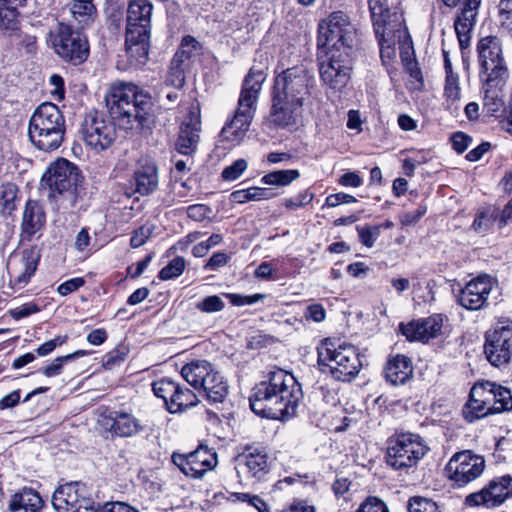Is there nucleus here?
I'll list each match as a JSON object with an SVG mask.
<instances>
[{"instance_id":"16","label":"nucleus","mask_w":512,"mask_h":512,"mask_svg":"<svg viewBox=\"0 0 512 512\" xmlns=\"http://www.w3.org/2000/svg\"><path fill=\"white\" fill-rule=\"evenodd\" d=\"M313 77L302 66H295L284 70L276 76L273 93L277 97L286 98L304 104L310 95Z\"/></svg>"},{"instance_id":"27","label":"nucleus","mask_w":512,"mask_h":512,"mask_svg":"<svg viewBox=\"0 0 512 512\" xmlns=\"http://www.w3.org/2000/svg\"><path fill=\"white\" fill-rule=\"evenodd\" d=\"M45 225L46 213L43 204L37 200H28L22 214V240L31 241L34 237L39 238Z\"/></svg>"},{"instance_id":"17","label":"nucleus","mask_w":512,"mask_h":512,"mask_svg":"<svg viewBox=\"0 0 512 512\" xmlns=\"http://www.w3.org/2000/svg\"><path fill=\"white\" fill-rule=\"evenodd\" d=\"M319 41L325 48H353L356 28L344 12H333L319 24Z\"/></svg>"},{"instance_id":"64","label":"nucleus","mask_w":512,"mask_h":512,"mask_svg":"<svg viewBox=\"0 0 512 512\" xmlns=\"http://www.w3.org/2000/svg\"><path fill=\"white\" fill-rule=\"evenodd\" d=\"M152 230L150 227L142 226L139 229H137L131 239L130 244L133 248H138L142 245H144L147 241V239L151 236Z\"/></svg>"},{"instance_id":"13","label":"nucleus","mask_w":512,"mask_h":512,"mask_svg":"<svg viewBox=\"0 0 512 512\" xmlns=\"http://www.w3.org/2000/svg\"><path fill=\"white\" fill-rule=\"evenodd\" d=\"M353 48H326L319 62L321 80L331 89L341 91L350 81Z\"/></svg>"},{"instance_id":"52","label":"nucleus","mask_w":512,"mask_h":512,"mask_svg":"<svg viewBox=\"0 0 512 512\" xmlns=\"http://www.w3.org/2000/svg\"><path fill=\"white\" fill-rule=\"evenodd\" d=\"M314 198V194L309 192V190H305L300 192L294 197L284 199V206L291 210H296L300 207H303L309 204Z\"/></svg>"},{"instance_id":"39","label":"nucleus","mask_w":512,"mask_h":512,"mask_svg":"<svg viewBox=\"0 0 512 512\" xmlns=\"http://www.w3.org/2000/svg\"><path fill=\"white\" fill-rule=\"evenodd\" d=\"M274 196L271 189L261 187H250L233 191L230 194V200L233 203L243 204L249 201L267 200Z\"/></svg>"},{"instance_id":"47","label":"nucleus","mask_w":512,"mask_h":512,"mask_svg":"<svg viewBox=\"0 0 512 512\" xmlns=\"http://www.w3.org/2000/svg\"><path fill=\"white\" fill-rule=\"evenodd\" d=\"M357 232L359 236L360 242L368 247L371 248L374 246L376 240L380 236L381 233V226H357Z\"/></svg>"},{"instance_id":"6","label":"nucleus","mask_w":512,"mask_h":512,"mask_svg":"<svg viewBox=\"0 0 512 512\" xmlns=\"http://www.w3.org/2000/svg\"><path fill=\"white\" fill-rule=\"evenodd\" d=\"M82 181L81 171L74 163L58 158L43 174L41 185L49 189V198L64 208H72L78 200Z\"/></svg>"},{"instance_id":"29","label":"nucleus","mask_w":512,"mask_h":512,"mask_svg":"<svg viewBox=\"0 0 512 512\" xmlns=\"http://www.w3.org/2000/svg\"><path fill=\"white\" fill-rule=\"evenodd\" d=\"M197 42L193 37H184L179 49L174 54L168 80L174 86H182L184 84L185 75L184 70L187 66V62L195 55Z\"/></svg>"},{"instance_id":"24","label":"nucleus","mask_w":512,"mask_h":512,"mask_svg":"<svg viewBox=\"0 0 512 512\" xmlns=\"http://www.w3.org/2000/svg\"><path fill=\"white\" fill-rule=\"evenodd\" d=\"M237 460L242 472L255 481L264 480L272 464L266 447L254 444L246 445Z\"/></svg>"},{"instance_id":"28","label":"nucleus","mask_w":512,"mask_h":512,"mask_svg":"<svg viewBox=\"0 0 512 512\" xmlns=\"http://www.w3.org/2000/svg\"><path fill=\"white\" fill-rule=\"evenodd\" d=\"M201 130V121L199 116L190 112L188 117L182 122L178 138L175 143L176 150L183 155H192L197 148Z\"/></svg>"},{"instance_id":"62","label":"nucleus","mask_w":512,"mask_h":512,"mask_svg":"<svg viewBox=\"0 0 512 512\" xmlns=\"http://www.w3.org/2000/svg\"><path fill=\"white\" fill-rule=\"evenodd\" d=\"M85 284V280L82 277L71 278L62 284H60L57 288V291L60 295L66 296Z\"/></svg>"},{"instance_id":"61","label":"nucleus","mask_w":512,"mask_h":512,"mask_svg":"<svg viewBox=\"0 0 512 512\" xmlns=\"http://www.w3.org/2000/svg\"><path fill=\"white\" fill-rule=\"evenodd\" d=\"M356 198L350 194L339 192L336 194H330L326 197L324 206L336 207L340 204H350L356 202Z\"/></svg>"},{"instance_id":"22","label":"nucleus","mask_w":512,"mask_h":512,"mask_svg":"<svg viewBox=\"0 0 512 512\" xmlns=\"http://www.w3.org/2000/svg\"><path fill=\"white\" fill-rule=\"evenodd\" d=\"M495 285L492 277L480 275L459 290L456 294L457 303L467 310H480L487 305L488 296Z\"/></svg>"},{"instance_id":"10","label":"nucleus","mask_w":512,"mask_h":512,"mask_svg":"<svg viewBox=\"0 0 512 512\" xmlns=\"http://www.w3.org/2000/svg\"><path fill=\"white\" fill-rule=\"evenodd\" d=\"M182 377L195 389H202L212 403H222L228 395L225 378L206 360L192 361L181 369Z\"/></svg>"},{"instance_id":"44","label":"nucleus","mask_w":512,"mask_h":512,"mask_svg":"<svg viewBox=\"0 0 512 512\" xmlns=\"http://www.w3.org/2000/svg\"><path fill=\"white\" fill-rule=\"evenodd\" d=\"M445 96L447 98V108L453 113L458 110V106L453 105L460 99V87L458 75H446Z\"/></svg>"},{"instance_id":"9","label":"nucleus","mask_w":512,"mask_h":512,"mask_svg":"<svg viewBox=\"0 0 512 512\" xmlns=\"http://www.w3.org/2000/svg\"><path fill=\"white\" fill-rule=\"evenodd\" d=\"M317 350L321 372L331 375L335 380L349 382L358 375L362 367L360 353L351 344L336 347L326 339Z\"/></svg>"},{"instance_id":"30","label":"nucleus","mask_w":512,"mask_h":512,"mask_svg":"<svg viewBox=\"0 0 512 512\" xmlns=\"http://www.w3.org/2000/svg\"><path fill=\"white\" fill-rule=\"evenodd\" d=\"M104 426L118 437H132L143 430L140 421L125 411H110L104 417Z\"/></svg>"},{"instance_id":"53","label":"nucleus","mask_w":512,"mask_h":512,"mask_svg":"<svg viewBox=\"0 0 512 512\" xmlns=\"http://www.w3.org/2000/svg\"><path fill=\"white\" fill-rule=\"evenodd\" d=\"M247 169V162L244 159L234 161L222 171V178L227 181L238 179Z\"/></svg>"},{"instance_id":"2","label":"nucleus","mask_w":512,"mask_h":512,"mask_svg":"<svg viewBox=\"0 0 512 512\" xmlns=\"http://www.w3.org/2000/svg\"><path fill=\"white\" fill-rule=\"evenodd\" d=\"M111 119L125 130H150L154 124L152 96L132 82H113L105 94Z\"/></svg>"},{"instance_id":"36","label":"nucleus","mask_w":512,"mask_h":512,"mask_svg":"<svg viewBox=\"0 0 512 512\" xmlns=\"http://www.w3.org/2000/svg\"><path fill=\"white\" fill-rule=\"evenodd\" d=\"M14 0H0V35L9 37L20 29L19 12Z\"/></svg>"},{"instance_id":"50","label":"nucleus","mask_w":512,"mask_h":512,"mask_svg":"<svg viewBox=\"0 0 512 512\" xmlns=\"http://www.w3.org/2000/svg\"><path fill=\"white\" fill-rule=\"evenodd\" d=\"M196 308L204 313H215L222 311L225 308V303L218 295H211L198 302Z\"/></svg>"},{"instance_id":"43","label":"nucleus","mask_w":512,"mask_h":512,"mask_svg":"<svg viewBox=\"0 0 512 512\" xmlns=\"http://www.w3.org/2000/svg\"><path fill=\"white\" fill-rule=\"evenodd\" d=\"M152 390L156 397L163 399L168 408L174 393L177 392V382L170 378H162L152 383Z\"/></svg>"},{"instance_id":"46","label":"nucleus","mask_w":512,"mask_h":512,"mask_svg":"<svg viewBox=\"0 0 512 512\" xmlns=\"http://www.w3.org/2000/svg\"><path fill=\"white\" fill-rule=\"evenodd\" d=\"M185 259L183 257H176L171 260L168 265L163 267L159 272V278L163 281L170 280L180 276L185 269Z\"/></svg>"},{"instance_id":"7","label":"nucleus","mask_w":512,"mask_h":512,"mask_svg":"<svg viewBox=\"0 0 512 512\" xmlns=\"http://www.w3.org/2000/svg\"><path fill=\"white\" fill-rule=\"evenodd\" d=\"M264 80L265 74L263 70L250 69L243 81L235 115L222 129V134L226 139L232 141L240 140L249 130Z\"/></svg>"},{"instance_id":"3","label":"nucleus","mask_w":512,"mask_h":512,"mask_svg":"<svg viewBox=\"0 0 512 512\" xmlns=\"http://www.w3.org/2000/svg\"><path fill=\"white\" fill-rule=\"evenodd\" d=\"M153 4L148 0H131L127 7L125 51L132 67L146 64L151 40Z\"/></svg>"},{"instance_id":"41","label":"nucleus","mask_w":512,"mask_h":512,"mask_svg":"<svg viewBox=\"0 0 512 512\" xmlns=\"http://www.w3.org/2000/svg\"><path fill=\"white\" fill-rule=\"evenodd\" d=\"M18 188L14 184L2 186L0 196V212L4 216H9L17 208Z\"/></svg>"},{"instance_id":"19","label":"nucleus","mask_w":512,"mask_h":512,"mask_svg":"<svg viewBox=\"0 0 512 512\" xmlns=\"http://www.w3.org/2000/svg\"><path fill=\"white\" fill-rule=\"evenodd\" d=\"M481 79L489 78V82L506 81L508 68L502 53L501 41L496 36L482 38L478 43Z\"/></svg>"},{"instance_id":"54","label":"nucleus","mask_w":512,"mask_h":512,"mask_svg":"<svg viewBox=\"0 0 512 512\" xmlns=\"http://www.w3.org/2000/svg\"><path fill=\"white\" fill-rule=\"evenodd\" d=\"M356 512H389L387 505L377 497L366 498Z\"/></svg>"},{"instance_id":"63","label":"nucleus","mask_w":512,"mask_h":512,"mask_svg":"<svg viewBox=\"0 0 512 512\" xmlns=\"http://www.w3.org/2000/svg\"><path fill=\"white\" fill-rule=\"evenodd\" d=\"M229 260V256L224 252L214 253L207 263L204 265L205 270L216 271L219 268L225 266Z\"/></svg>"},{"instance_id":"60","label":"nucleus","mask_w":512,"mask_h":512,"mask_svg":"<svg viewBox=\"0 0 512 512\" xmlns=\"http://www.w3.org/2000/svg\"><path fill=\"white\" fill-rule=\"evenodd\" d=\"M212 210L205 204H193L187 208V215L194 221H203L208 218Z\"/></svg>"},{"instance_id":"58","label":"nucleus","mask_w":512,"mask_h":512,"mask_svg":"<svg viewBox=\"0 0 512 512\" xmlns=\"http://www.w3.org/2000/svg\"><path fill=\"white\" fill-rule=\"evenodd\" d=\"M40 311V308L37 304L33 302L25 303L20 307H16L9 311L10 316L15 320H20L22 318L28 317L32 314H35Z\"/></svg>"},{"instance_id":"49","label":"nucleus","mask_w":512,"mask_h":512,"mask_svg":"<svg viewBox=\"0 0 512 512\" xmlns=\"http://www.w3.org/2000/svg\"><path fill=\"white\" fill-rule=\"evenodd\" d=\"M8 38L11 44L19 48H25L28 53L34 52L36 49V37L24 34L20 29L16 31L15 35H11Z\"/></svg>"},{"instance_id":"37","label":"nucleus","mask_w":512,"mask_h":512,"mask_svg":"<svg viewBox=\"0 0 512 512\" xmlns=\"http://www.w3.org/2000/svg\"><path fill=\"white\" fill-rule=\"evenodd\" d=\"M70 11L73 19L83 28L91 25L97 16L93 0H73Z\"/></svg>"},{"instance_id":"51","label":"nucleus","mask_w":512,"mask_h":512,"mask_svg":"<svg viewBox=\"0 0 512 512\" xmlns=\"http://www.w3.org/2000/svg\"><path fill=\"white\" fill-rule=\"evenodd\" d=\"M409 512H440L432 500L423 497H413L408 502Z\"/></svg>"},{"instance_id":"12","label":"nucleus","mask_w":512,"mask_h":512,"mask_svg":"<svg viewBox=\"0 0 512 512\" xmlns=\"http://www.w3.org/2000/svg\"><path fill=\"white\" fill-rule=\"evenodd\" d=\"M49 41L54 52L65 62L78 66L89 56L86 36L69 24L59 23L49 32Z\"/></svg>"},{"instance_id":"33","label":"nucleus","mask_w":512,"mask_h":512,"mask_svg":"<svg viewBox=\"0 0 512 512\" xmlns=\"http://www.w3.org/2000/svg\"><path fill=\"white\" fill-rule=\"evenodd\" d=\"M135 191L141 195L153 193L159 183L158 169L154 162L141 160L136 168L134 175Z\"/></svg>"},{"instance_id":"18","label":"nucleus","mask_w":512,"mask_h":512,"mask_svg":"<svg viewBox=\"0 0 512 512\" xmlns=\"http://www.w3.org/2000/svg\"><path fill=\"white\" fill-rule=\"evenodd\" d=\"M484 457L464 450L454 454L446 465L445 472L454 487H464L481 476L485 469Z\"/></svg>"},{"instance_id":"59","label":"nucleus","mask_w":512,"mask_h":512,"mask_svg":"<svg viewBox=\"0 0 512 512\" xmlns=\"http://www.w3.org/2000/svg\"><path fill=\"white\" fill-rule=\"evenodd\" d=\"M67 336H57L54 339L46 341L36 349L38 356L44 357L51 354L56 347L63 345L67 341Z\"/></svg>"},{"instance_id":"14","label":"nucleus","mask_w":512,"mask_h":512,"mask_svg":"<svg viewBox=\"0 0 512 512\" xmlns=\"http://www.w3.org/2000/svg\"><path fill=\"white\" fill-rule=\"evenodd\" d=\"M52 505L56 512H97L96 503L87 488L79 481L59 485L52 495Z\"/></svg>"},{"instance_id":"26","label":"nucleus","mask_w":512,"mask_h":512,"mask_svg":"<svg viewBox=\"0 0 512 512\" xmlns=\"http://www.w3.org/2000/svg\"><path fill=\"white\" fill-rule=\"evenodd\" d=\"M303 105L286 98L272 95L269 123L277 128H286L298 123Z\"/></svg>"},{"instance_id":"21","label":"nucleus","mask_w":512,"mask_h":512,"mask_svg":"<svg viewBox=\"0 0 512 512\" xmlns=\"http://www.w3.org/2000/svg\"><path fill=\"white\" fill-rule=\"evenodd\" d=\"M81 131L86 145L96 151L108 149L116 139L115 124L98 112L86 115Z\"/></svg>"},{"instance_id":"57","label":"nucleus","mask_w":512,"mask_h":512,"mask_svg":"<svg viewBox=\"0 0 512 512\" xmlns=\"http://www.w3.org/2000/svg\"><path fill=\"white\" fill-rule=\"evenodd\" d=\"M126 353L120 349H114L108 352L103 358L105 369L112 370L120 366L125 360Z\"/></svg>"},{"instance_id":"32","label":"nucleus","mask_w":512,"mask_h":512,"mask_svg":"<svg viewBox=\"0 0 512 512\" xmlns=\"http://www.w3.org/2000/svg\"><path fill=\"white\" fill-rule=\"evenodd\" d=\"M44 504L38 491L30 487H23L11 496L8 509L10 512H39Z\"/></svg>"},{"instance_id":"4","label":"nucleus","mask_w":512,"mask_h":512,"mask_svg":"<svg viewBox=\"0 0 512 512\" xmlns=\"http://www.w3.org/2000/svg\"><path fill=\"white\" fill-rule=\"evenodd\" d=\"M373 27L380 47L382 64L392 75L391 63L396 56L395 43L407 38L402 13H391L385 0H368Z\"/></svg>"},{"instance_id":"25","label":"nucleus","mask_w":512,"mask_h":512,"mask_svg":"<svg viewBox=\"0 0 512 512\" xmlns=\"http://www.w3.org/2000/svg\"><path fill=\"white\" fill-rule=\"evenodd\" d=\"M172 462L186 476L201 478L216 465V457L207 448L200 447L189 454H172Z\"/></svg>"},{"instance_id":"31","label":"nucleus","mask_w":512,"mask_h":512,"mask_svg":"<svg viewBox=\"0 0 512 512\" xmlns=\"http://www.w3.org/2000/svg\"><path fill=\"white\" fill-rule=\"evenodd\" d=\"M41 258L37 245L26 248L21 253L20 269L11 275V282L19 289L24 288L34 276Z\"/></svg>"},{"instance_id":"34","label":"nucleus","mask_w":512,"mask_h":512,"mask_svg":"<svg viewBox=\"0 0 512 512\" xmlns=\"http://www.w3.org/2000/svg\"><path fill=\"white\" fill-rule=\"evenodd\" d=\"M413 374V365L409 357L397 354L391 357L384 368L386 380L392 385L404 384Z\"/></svg>"},{"instance_id":"23","label":"nucleus","mask_w":512,"mask_h":512,"mask_svg":"<svg viewBox=\"0 0 512 512\" xmlns=\"http://www.w3.org/2000/svg\"><path fill=\"white\" fill-rule=\"evenodd\" d=\"M448 7H459L454 21L455 32L461 49L466 48L470 42L478 15L481 0H442Z\"/></svg>"},{"instance_id":"38","label":"nucleus","mask_w":512,"mask_h":512,"mask_svg":"<svg viewBox=\"0 0 512 512\" xmlns=\"http://www.w3.org/2000/svg\"><path fill=\"white\" fill-rule=\"evenodd\" d=\"M198 398L196 394L177 383V392L174 393L171 402L168 404V411L170 413L182 412L190 407L196 406Z\"/></svg>"},{"instance_id":"8","label":"nucleus","mask_w":512,"mask_h":512,"mask_svg":"<svg viewBox=\"0 0 512 512\" xmlns=\"http://www.w3.org/2000/svg\"><path fill=\"white\" fill-rule=\"evenodd\" d=\"M510 410H512L510 390L495 382L484 381L472 387L469 400L463 408V415L468 422H474L490 414Z\"/></svg>"},{"instance_id":"48","label":"nucleus","mask_w":512,"mask_h":512,"mask_svg":"<svg viewBox=\"0 0 512 512\" xmlns=\"http://www.w3.org/2000/svg\"><path fill=\"white\" fill-rule=\"evenodd\" d=\"M421 326L419 319L413 320L407 324L400 323L399 324V331L400 333L406 337V339L410 342L412 341H421L425 342L424 335L421 331Z\"/></svg>"},{"instance_id":"5","label":"nucleus","mask_w":512,"mask_h":512,"mask_svg":"<svg viewBox=\"0 0 512 512\" xmlns=\"http://www.w3.org/2000/svg\"><path fill=\"white\" fill-rule=\"evenodd\" d=\"M65 132V118L58 106L51 102L39 105L29 120V139L41 151L50 152L59 148Z\"/></svg>"},{"instance_id":"56","label":"nucleus","mask_w":512,"mask_h":512,"mask_svg":"<svg viewBox=\"0 0 512 512\" xmlns=\"http://www.w3.org/2000/svg\"><path fill=\"white\" fill-rule=\"evenodd\" d=\"M450 140L453 149L459 154L466 151L472 143V137L461 131L453 133Z\"/></svg>"},{"instance_id":"15","label":"nucleus","mask_w":512,"mask_h":512,"mask_svg":"<svg viewBox=\"0 0 512 512\" xmlns=\"http://www.w3.org/2000/svg\"><path fill=\"white\" fill-rule=\"evenodd\" d=\"M484 353L495 367L506 366L512 362V320L501 319L486 332Z\"/></svg>"},{"instance_id":"20","label":"nucleus","mask_w":512,"mask_h":512,"mask_svg":"<svg viewBox=\"0 0 512 512\" xmlns=\"http://www.w3.org/2000/svg\"><path fill=\"white\" fill-rule=\"evenodd\" d=\"M512 497V477L503 475L490 480L481 490L465 497L467 507H485L488 509L502 505Z\"/></svg>"},{"instance_id":"40","label":"nucleus","mask_w":512,"mask_h":512,"mask_svg":"<svg viewBox=\"0 0 512 512\" xmlns=\"http://www.w3.org/2000/svg\"><path fill=\"white\" fill-rule=\"evenodd\" d=\"M88 354H89V352L86 350H77L73 353H70V354H67L64 356H59V357L55 358L50 364L43 367L40 371L46 377L58 376L62 373L64 364H66L76 358L86 356Z\"/></svg>"},{"instance_id":"42","label":"nucleus","mask_w":512,"mask_h":512,"mask_svg":"<svg viewBox=\"0 0 512 512\" xmlns=\"http://www.w3.org/2000/svg\"><path fill=\"white\" fill-rule=\"evenodd\" d=\"M299 176L300 173L296 169L277 170L264 175L261 181L266 185L287 186Z\"/></svg>"},{"instance_id":"45","label":"nucleus","mask_w":512,"mask_h":512,"mask_svg":"<svg viewBox=\"0 0 512 512\" xmlns=\"http://www.w3.org/2000/svg\"><path fill=\"white\" fill-rule=\"evenodd\" d=\"M419 322L425 341L437 337L443 325L442 317L438 314L424 319H419Z\"/></svg>"},{"instance_id":"55","label":"nucleus","mask_w":512,"mask_h":512,"mask_svg":"<svg viewBox=\"0 0 512 512\" xmlns=\"http://www.w3.org/2000/svg\"><path fill=\"white\" fill-rule=\"evenodd\" d=\"M225 297L228 298L234 306L253 305L258 301L262 300L265 296L263 294H254L249 296H243L240 294L227 293Z\"/></svg>"},{"instance_id":"11","label":"nucleus","mask_w":512,"mask_h":512,"mask_svg":"<svg viewBox=\"0 0 512 512\" xmlns=\"http://www.w3.org/2000/svg\"><path fill=\"white\" fill-rule=\"evenodd\" d=\"M428 450L420 435L398 433L388 439L386 463L396 471H406L415 466Z\"/></svg>"},{"instance_id":"1","label":"nucleus","mask_w":512,"mask_h":512,"mask_svg":"<svg viewBox=\"0 0 512 512\" xmlns=\"http://www.w3.org/2000/svg\"><path fill=\"white\" fill-rule=\"evenodd\" d=\"M302 399V387L294 375L276 368L255 385L249 396V403L255 414L284 421L296 415Z\"/></svg>"},{"instance_id":"35","label":"nucleus","mask_w":512,"mask_h":512,"mask_svg":"<svg viewBox=\"0 0 512 512\" xmlns=\"http://www.w3.org/2000/svg\"><path fill=\"white\" fill-rule=\"evenodd\" d=\"M483 110L490 116L497 117L504 110L502 86L506 81L489 82L483 78Z\"/></svg>"}]
</instances>
